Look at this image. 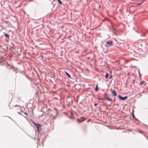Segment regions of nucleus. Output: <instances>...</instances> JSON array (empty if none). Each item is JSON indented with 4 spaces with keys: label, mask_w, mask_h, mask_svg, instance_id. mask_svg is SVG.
Masks as SVG:
<instances>
[{
    "label": "nucleus",
    "mask_w": 148,
    "mask_h": 148,
    "mask_svg": "<svg viewBox=\"0 0 148 148\" xmlns=\"http://www.w3.org/2000/svg\"><path fill=\"white\" fill-rule=\"evenodd\" d=\"M32 122L34 125L36 127L37 131L38 132L39 129L42 126V125L40 124L37 123L34 121H33Z\"/></svg>",
    "instance_id": "nucleus-1"
},
{
    "label": "nucleus",
    "mask_w": 148,
    "mask_h": 148,
    "mask_svg": "<svg viewBox=\"0 0 148 148\" xmlns=\"http://www.w3.org/2000/svg\"><path fill=\"white\" fill-rule=\"evenodd\" d=\"M118 97L119 99H121L122 100H124L127 98V97L126 96L125 97H122L121 95H119Z\"/></svg>",
    "instance_id": "nucleus-2"
},
{
    "label": "nucleus",
    "mask_w": 148,
    "mask_h": 148,
    "mask_svg": "<svg viewBox=\"0 0 148 148\" xmlns=\"http://www.w3.org/2000/svg\"><path fill=\"white\" fill-rule=\"evenodd\" d=\"M112 95L114 96H116V93L115 90H113L112 92Z\"/></svg>",
    "instance_id": "nucleus-3"
},
{
    "label": "nucleus",
    "mask_w": 148,
    "mask_h": 148,
    "mask_svg": "<svg viewBox=\"0 0 148 148\" xmlns=\"http://www.w3.org/2000/svg\"><path fill=\"white\" fill-rule=\"evenodd\" d=\"M65 73L66 75L69 78H71V76L66 71H65Z\"/></svg>",
    "instance_id": "nucleus-4"
},
{
    "label": "nucleus",
    "mask_w": 148,
    "mask_h": 148,
    "mask_svg": "<svg viewBox=\"0 0 148 148\" xmlns=\"http://www.w3.org/2000/svg\"><path fill=\"white\" fill-rule=\"evenodd\" d=\"M106 42L107 44H111V41H106Z\"/></svg>",
    "instance_id": "nucleus-5"
},
{
    "label": "nucleus",
    "mask_w": 148,
    "mask_h": 148,
    "mask_svg": "<svg viewBox=\"0 0 148 148\" xmlns=\"http://www.w3.org/2000/svg\"><path fill=\"white\" fill-rule=\"evenodd\" d=\"M58 1V2L61 5L62 4V2L60 1V0H57Z\"/></svg>",
    "instance_id": "nucleus-6"
},
{
    "label": "nucleus",
    "mask_w": 148,
    "mask_h": 148,
    "mask_svg": "<svg viewBox=\"0 0 148 148\" xmlns=\"http://www.w3.org/2000/svg\"><path fill=\"white\" fill-rule=\"evenodd\" d=\"M98 88L97 86L95 88V90L96 91H97L98 90Z\"/></svg>",
    "instance_id": "nucleus-7"
},
{
    "label": "nucleus",
    "mask_w": 148,
    "mask_h": 148,
    "mask_svg": "<svg viewBox=\"0 0 148 148\" xmlns=\"http://www.w3.org/2000/svg\"><path fill=\"white\" fill-rule=\"evenodd\" d=\"M144 82H145V81H143L142 82H141L140 83V85H142V84H143L144 83Z\"/></svg>",
    "instance_id": "nucleus-8"
},
{
    "label": "nucleus",
    "mask_w": 148,
    "mask_h": 148,
    "mask_svg": "<svg viewBox=\"0 0 148 148\" xmlns=\"http://www.w3.org/2000/svg\"><path fill=\"white\" fill-rule=\"evenodd\" d=\"M108 77V73H106V75H105V77L106 78H107Z\"/></svg>",
    "instance_id": "nucleus-9"
},
{
    "label": "nucleus",
    "mask_w": 148,
    "mask_h": 148,
    "mask_svg": "<svg viewBox=\"0 0 148 148\" xmlns=\"http://www.w3.org/2000/svg\"><path fill=\"white\" fill-rule=\"evenodd\" d=\"M5 36L6 37H9V35L8 34H5Z\"/></svg>",
    "instance_id": "nucleus-10"
},
{
    "label": "nucleus",
    "mask_w": 148,
    "mask_h": 148,
    "mask_svg": "<svg viewBox=\"0 0 148 148\" xmlns=\"http://www.w3.org/2000/svg\"><path fill=\"white\" fill-rule=\"evenodd\" d=\"M106 99L107 100H108V101H110L111 100L108 97H106Z\"/></svg>",
    "instance_id": "nucleus-11"
},
{
    "label": "nucleus",
    "mask_w": 148,
    "mask_h": 148,
    "mask_svg": "<svg viewBox=\"0 0 148 148\" xmlns=\"http://www.w3.org/2000/svg\"><path fill=\"white\" fill-rule=\"evenodd\" d=\"M132 117L133 118H134L135 116H134V114H133V113L132 112Z\"/></svg>",
    "instance_id": "nucleus-12"
},
{
    "label": "nucleus",
    "mask_w": 148,
    "mask_h": 148,
    "mask_svg": "<svg viewBox=\"0 0 148 148\" xmlns=\"http://www.w3.org/2000/svg\"><path fill=\"white\" fill-rule=\"evenodd\" d=\"M77 121L78 122H81L82 121H81L80 120H79V119H77Z\"/></svg>",
    "instance_id": "nucleus-13"
},
{
    "label": "nucleus",
    "mask_w": 148,
    "mask_h": 148,
    "mask_svg": "<svg viewBox=\"0 0 148 148\" xmlns=\"http://www.w3.org/2000/svg\"><path fill=\"white\" fill-rule=\"evenodd\" d=\"M98 104V103H95L94 105L95 106H96Z\"/></svg>",
    "instance_id": "nucleus-14"
},
{
    "label": "nucleus",
    "mask_w": 148,
    "mask_h": 148,
    "mask_svg": "<svg viewBox=\"0 0 148 148\" xmlns=\"http://www.w3.org/2000/svg\"><path fill=\"white\" fill-rule=\"evenodd\" d=\"M142 3H139L137 4L136 5H140Z\"/></svg>",
    "instance_id": "nucleus-15"
},
{
    "label": "nucleus",
    "mask_w": 148,
    "mask_h": 148,
    "mask_svg": "<svg viewBox=\"0 0 148 148\" xmlns=\"http://www.w3.org/2000/svg\"><path fill=\"white\" fill-rule=\"evenodd\" d=\"M113 30H115V29H114V28H113Z\"/></svg>",
    "instance_id": "nucleus-16"
},
{
    "label": "nucleus",
    "mask_w": 148,
    "mask_h": 148,
    "mask_svg": "<svg viewBox=\"0 0 148 148\" xmlns=\"http://www.w3.org/2000/svg\"><path fill=\"white\" fill-rule=\"evenodd\" d=\"M84 126L85 127H86V125H84Z\"/></svg>",
    "instance_id": "nucleus-17"
},
{
    "label": "nucleus",
    "mask_w": 148,
    "mask_h": 148,
    "mask_svg": "<svg viewBox=\"0 0 148 148\" xmlns=\"http://www.w3.org/2000/svg\"><path fill=\"white\" fill-rule=\"evenodd\" d=\"M110 78L111 79V76H110Z\"/></svg>",
    "instance_id": "nucleus-18"
}]
</instances>
